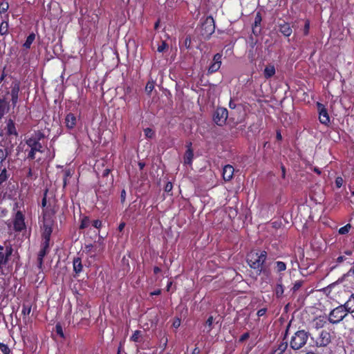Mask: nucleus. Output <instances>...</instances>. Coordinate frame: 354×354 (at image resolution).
I'll use <instances>...</instances> for the list:
<instances>
[{"label":"nucleus","mask_w":354,"mask_h":354,"mask_svg":"<svg viewBox=\"0 0 354 354\" xmlns=\"http://www.w3.org/2000/svg\"><path fill=\"white\" fill-rule=\"evenodd\" d=\"M41 222L42 225H41V228L42 230L43 242L37 257V266L39 269L42 268L44 257L49 251L50 238L55 223L53 214L48 212H44Z\"/></svg>","instance_id":"f257e3e1"},{"label":"nucleus","mask_w":354,"mask_h":354,"mask_svg":"<svg viewBox=\"0 0 354 354\" xmlns=\"http://www.w3.org/2000/svg\"><path fill=\"white\" fill-rule=\"evenodd\" d=\"M266 257L267 253L265 251L252 252L248 255L247 261L252 268L257 270L258 273L260 274L263 270V266Z\"/></svg>","instance_id":"f03ea898"},{"label":"nucleus","mask_w":354,"mask_h":354,"mask_svg":"<svg viewBox=\"0 0 354 354\" xmlns=\"http://www.w3.org/2000/svg\"><path fill=\"white\" fill-rule=\"evenodd\" d=\"M344 305H340L332 310L328 315V321L332 324L339 323L348 313Z\"/></svg>","instance_id":"7ed1b4c3"},{"label":"nucleus","mask_w":354,"mask_h":354,"mask_svg":"<svg viewBox=\"0 0 354 354\" xmlns=\"http://www.w3.org/2000/svg\"><path fill=\"white\" fill-rule=\"evenodd\" d=\"M308 333L305 330H299L295 333L290 340V346L294 350L303 347L307 342Z\"/></svg>","instance_id":"20e7f679"},{"label":"nucleus","mask_w":354,"mask_h":354,"mask_svg":"<svg viewBox=\"0 0 354 354\" xmlns=\"http://www.w3.org/2000/svg\"><path fill=\"white\" fill-rule=\"evenodd\" d=\"M44 138V135L41 131H37L31 135L30 138L26 140V144L30 147L31 150L36 152H42V145L40 141Z\"/></svg>","instance_id":"39448f33"},{"label":"nucleus","mask_w":354,"mask_h":354,"mask_svg":"<svg viewBox=\"0 0 354 354\" xmlns=\"http://www.w3.org/2000/svg\"><path fill=\"white\" fill-rule=\"evenodd\" d=\"M215 31V25L213 17H207L205 20L204 23L202 24L201 27V35L205 37L208 38L211 35H212Z\"/></svg>","instance_id":"423d86ee"},{"label":"nucleus","mask_w":354,"mask_h":354,"mask_svg":"<svg viewBox=\"0 0 354 354\" xmlns=\"http://www.w3.org/2000/svg\"><path fill=\"white\" fill-rule=\"evenodd\" d=\"M228 117V111L225 108L216 109L214 114V121L218 126H223L225 124Z\"/></svg>","instance_id":"0eeeda50"},{"label":"nucleus","mask_w":354,"mask_h":354,"mask_svg":"<svg viewBox=\"0 0 354 354\" xmlns=\"http://www.w3.org/2000/svg\"><path fill=\"white\" fill-rule=\"evenodd\" d=\"M317 109L319 111V120L322 124L327 125L330 122V118L325 106L318 102Z\"/></svg>","instance_id":"6e6552de"},{"label":"nucleus","mask_w":354,"mask_h":354,"mask_svg":"<svg viewBox=\"0 0 354 354\" xmlns=\"http://www.w3.org/2000/svg\"><path fill=\"white\" fill-rule=\"evenodd\" d=\"M14 227L17 231H21L26 227L25 222H24V216L23 214L18 211L14 218Z\"/></svg>","instance_id":"1a4fd4ad"},{"label":"nucleus","mask_w":354,"mask_h":354,"mask_svg":"<svg viewBox=\"0 0 354 354\" xmlns=\"http://www.w3.org/2000/svg\"><path fill=\"white\" fill-rule=\"evenodd\" d=\"M330 333L326 330H322L316 340V344L318 346H326L330 343Z\"/></svg>","instance_id":"9d476101"},{"label":"nucleus","mask_w":354,"mask_h":354,"mask_svg":"<svg viewBox=\"0 0 354 354\" xmlns=\"http://www.w3.org/2000/svg\"><path fill=\"white\" fill-rule=\"evenodd\" d=\"M221 53H216L213 57V62L210 64L208 68V73H213L219 70L221 66Z\"/></svg>","instance_id":"9b49d317"},{"label":"nucleus","mask_w":354,"mask_h":354,"mask_svg":"<svg viewBox=\"0 0 354 354\" xmlns=\"http://www.w3.org/2000/svg\"><path fill=\"white\" fill-rule=\"evenodd\" d=\"M19 89L20 86L19 83L18 82H14L12 83L10 95L12 104L14 106H16L18 102Z\"/></svg>","instance_id":"f8f14e48"},{"label":"nucleus","mask_w":354,"mask_h":354,"mask_svg":"<svg viewBox=\"0 0 354 354\" xmlns=\"http://www.w3.org/2000/svg\"><path fill=\"white\" fill-rule=\"evenodd\" d=\"M2 21L0 24V35H6L8 33V14L1 16Z\"/></svg>","instance_id":"ddd939ff"},{"label":"nucleus","mask_w":354,"mask_h":354,"mask_svg":"<svg viewBox=\"0 0 354 354\" xmlns=\"http://www.w3.org/2000/svg\"><path fill=\"white\" fill-rule=\"evenodd\" d=\"M272 354H292L291 350L288 348L286 342H281L278 347L273 351Z\"/></svg>","instance_id":"4468645a"},{"label":"nucleus","mask_w":354,"mask_h":354,"mask_svg":"<svg viewBox=\"0 0 354 354\" xmlns=\"http://www.w3.org/2000/svg\"><path fill=\"white\" fill-rule=\"evenodd\" d=\"M4 131L8 136H17V131L14 122L12 120H8L6 122V126L4 128Z\"/></svg>","instance_id":"2eb2a0df"},{"label":"nucleus","mask_w":354,"mask_h":354,"mask_svg":"<svg viewBox=\"0 0 354 354\" xmlns=\"http://www.w3.org/2000/svg\"><path fill=\"white\" fill-rule=\"evenodd\" d=\"M234 167L230 165H225L223 169V178L225 180H230L234 175Z\"/></svg>","instance_id":"dca6fc26"},{"label":"nucleus","mask_w":354,"mask_h":354,"mask_svg":"<svg viewBox=\"0 0 354 354\" xmlns=\"http://www.w3.org/2000/svg\"><path fill=\"white\" fill-rule=\"evenodd\" d=\"M65 124L68 129H73L77 124V118L73 113H68L65 118Z\"/></svg>","instance_id":"f3484780"},{"label":"nucleus","mask_w":354,"mask_h":354,"mask_svg":"<svg viewBox=\"0 0 354 354\" xmlns=\"http://www.w3.org/2000/svg\"><path fill=\"white\" fill-rule=\"evenodd\" d=\"M194 158L193 150L191 148V143L187 147V149L184 156V163L185 165H191Z\"/></svg>","instance_id":"a211bd4d"},{"label":"nucleus","mask_w":354,"mask_h":354,"mask_svg":"<svg viewBox=\"0 0 354 354\" xmlns=\"http://www.w3.org/2000/svg\"><path fill=\"white\" fill-rule=\"evenodd\" d=\"M276 73L275 67L272 64L267 65L263 70V75L266 79H269L274 75Z\"/></svg>","instance_id":"6ab92c4d"},{"label":"nucleus","mask_w":354,"mask_h":354,"mask_svg":"<svg viewBox=\"0 0 354 354\" xmlns=\"http://www.w3.org/2000/svg\"><path fill=\"white\" fill-rule=\"evenodd\" d=\"M83 269V266L80 258L76 257L73 259V270L75 274H80Z\"/></svg>","instance_id":"aec40b11"},{"label":"nucleus","mask_w":354,"mask_h":354,"mask_svg":"<svg viewBox=\"0 0 354 354\" xmlns=\"http://www.w3.org/2000/svg\"><path fill=\"white\" fill-rule=\"evenodd\" d=\"M279 30L286 37H288L292 34V29L290 25L286 23L280 25Z\"/></svg>","instance_id":"412c9836"},{"label":"nucleus","mask_w":354,"mask_h":354,"mask_svg":"<svg viewBox=\"0 0 354 354\" xmlns=\"http://www.w3.org/2000/svg\"><path fill=\"white\" fill-rule=\"evenodd\" d=\"M349 313L354 312V294L351 295L347 301L344 304Z\"/></svg>","instance_id":"4be33fe9"},{"label":"nucleus","mask_w":354,"mask_h":354,"mask_svg":"<svg viewBox=\"0 0 354 354\" xmlns=\"http://www.w3.org/2000/svg\"><path fill=\"white\" fill-rule=\"evenodd\" d=\"M215 319L213 316H209L208 319H207L205 325L204 331H206L207 333H209L212 329L213 328V324L215 322Z\"/></svg>","instance_id":"5701e85b"},{"label":"nucleus","mask_w":354,"mask_h":354,"mask_svg":"<svg viewBox=\"0 0 354 354\" xmlns=\"http://www.w3.org/2000/svg\"><path fill=\"white\" fill-rule=\"evenodd\" d=\"M8 111V104L3 99H0V118Z\"/></svg>","instance_id":"b1692460"},{"label":"nucleus","mask_w":354,"mask_h":354,"mask_svg":"<svg viewBox=\"0 0 354 354\" xmlns=\"http://www.w3.org/2000/svg\"><path fill=\"white\" fill-rule=\"evenodd\" d=\"M10 254V252H3L0 251V267L6 264Z\"/></svg>","instance_id":"393cba45"},{"label":"nucleus","mask_w":354,"mask_h":354,"mask_svg":"<svg viewBox=\"0 0 354 354\" xmlns=\"http://www.w3.org/2000/svg\"><path fill=\"white\" fill-rule=\"evenodd\" d=\"M346 262L348 264H352L354 263V258H349L346 257L344 254L340 255L337 259V262L339 263Z\"/></svg>","instance_id":"a878e982"},{"label":"nucleus","mask_w":354,"mask_h":354,"mask_svg":"<svg viewBox=\"0 0 354 354\" xmlns=\"http://www.w3.org/2000/svg\"><path fill=\"white\" fill-rule=\"evenodd\" d=\"M9 175L8 174L7 169L6 167L0 169V185L6 182L8 178Z\"/></svg>","instance_id":"bb28decb"},{"label":"nucleus","mask_w":354,"mask_h":354,"mask_svg":"<svg viewBox=\"0 0 354 354\" xmlns=\"http://www.w3.org/2000/svg\"><path fill=\"white\" fill-rule=\"evenodd\" d=\"M35 39V35L34 33H31L30 34L25 43L24 44V46L26 48H30V46L32 45V42L34 41Z\"/></svg>","instance_id":"cd10ccee"},{"label":"nucleus","mask_w":354,"mask_h":354,"mask_svg":"<svg viewBox=\"0 0 354 354\" xmlns=\"http://www.w3.org/2000/svg\"><path fill=\"white\" fill-rule=\"evenodd\" d=\"M9 8V4L6 1H3L0 3V14L1 17L5 15Z\"/></svg>","instance_id":"c85d7f7f"},{"label":"nucleus","mask_w":354,"mask_h":354,"mask_svg":"<svg viewBox=\"0 0 354 354\" xmlns=\"http://www.w3.org/2000/svg\"><path fill=\"white\" fill-rule=\"evenodd\" d=\"M8 155V152L7 149H0V169L2 168L3 162L5 161L6 158Z\"/></svg>","instance_id":"c756f323"},{"label":"nucleus","mask_w":354,"mask_h":354,"mask_svg":"<svg viewBox=\"0 0 354 354\" xmlns=\"http://www.w3.org/2000/svg\"><path fill=\"white\" fill-rule=\"evenodd\" d=\"M31 312V306L29 304H24L22 306V310L21 313L22 315L25 316H28L30 315Z\"/></svg>","instance_id":"7c9ffc66"},{"label":"nucleus","mask_w":354,"mask_h":354,"mask_svg":"<svg viewBox=\"0 0 354 354\" xmlns=\"http://www.w3.org/2000/svg\"><path fill=\"white\" fill-rule=\"evenodd\" d=\"M325 324V321L323 319L316 318L314 319L313 324L315 328L317 329L322 328Z\"/></svg>","instance_id":"2f4dec72"},{"label":"nucleus","mask_w":354,"mask_h":354,"mask_svg":"<svg viewBox=\"0 0 354 354\" xmlns=\"http://www.w3.org/2000/svg\"><path fill=\"white\" fill-rule=\"evenodd\" d=\"M284 292L283 286L281 283H278L275 288V294L277 297L279 298L281 297Z\"/></svg>","instance_id":"473e14b6"},{"label":"nucleus","mask_w":354,"mask_h":354,"mask_svg":"<svg viewBox=\"0 0 354 354\" xmlns=\"http://www.w3.org/2000/svg\"><path fill=\"white\" fill-rule=\"evenodd\" d=\"M91 221L88 217H84L81 221L80 229H84L90 226Z\"/></svg>","instance_id":"72a5a7b5"},{"label":"nucleus","mask_w":354,"mask_h":354,"mask_svg":"<svg viewBox=\"0 0 354 354\" xmlns=\"http://www.w3.org/2000/svg\"><path fill=\"white\" fill-rule=\"evenodd\" d=\"M142 332L140 330H136L132 336L131 337V340L138 342L140 341Z\"/></svg>","instance_id":"f704fd0d"},{"label":"nucleus","mask_w":354,"mask_h":354,"mask_svg":"<svg viewBox=\"0 0 354 354\" xmlns=\"http://www.w3.org/2000/svg\"><path fill=\"white\" fill-rule=\"evenodd\" d=\"M275 265H276V269H277V272L284 271L286 269V265L283 261H277L275 263Z\"/></svg>","instance_id":"c9c22d12"},{"label":"nucleus","mask_w":354,"mask_h":354,"mask_svg":"<svg viewBox=\"0 0 354 354\" xmlns=\"http://www.w3.org/2000/svg\"><path fill=\"white\" fill-rule=\"evenodd\" d=\"M167 342H168L167 337L164 333L163 335L161 337V338L160 339V348H162V349H165L166 348V346H167Z\"/></svg>","instance_id":"e433bc0d"},{"label":"nucleus","mask_w":354,"mask_h":354,"mask_svg":"<svg viewBox=\"0 0 354 354\" xmlns=\"http://www.w3.org/2000/svg\"><path fill=\"white\" fill-rule=\"evenodd\" d=\"M351 228V225L350 224H347L345 226L342 227L339 229V233L340 234H346L349 232Z\"/></svg>","instance_id":"4c0bfd02"},{"label":"nucleus","mask_w":354,"mask_h":354,"mask_svg":"<svg viewBox=\"0 0 354 354\" xmlns=\"http://www.w3.org/2000/svg\"><path fill=\"white\" fill-rule=\"evenodd\" d=\"M144 133L147 138H152L154 136V131L150 128L145 129Z\"/></svg>","instance_id":"58836bf2"},{"label":"nucleus","mask_w":354,"mask_h":354,"mask_svg":"<svg viewBox=\"0 0 354 354\" xmlns=\"http://www.w3.org/2000/svg\"><path fill=\"white\" fill-rule=\"evenodd\" d=\"M0 350L3 354H10V348L4 344H0Z\"/></svg>","instance_id":"ea45409f"},{"label":"nucleus","mask_w":354,"mask_h":354,"mask_svg":"<svg viewBox=\"0 0 354 354\" xmlns=\"http://www.w3.org/2000/svg\"><path fill=\"white\" fill-rule=\"evenodd\" d=\"M350 341H351V353L350 354H354V333L350 335Z\"/></svg>","instance_id":"a19ab883"},{"label":"nucleus","mask_w":354,"mask_h":354,"mask_svg":"<svg viewBox=\"0 0 354 354\" xmlns=\"http://www.w3.org/2000/svg\"><path fill=\"white\" fill-rule=\"evenodd\" d=\"M302 283H303L302 281H295V283H294L293 287H292V291L293 292L297 291L302 286Z\"/></svg>","instance_id":"79ce46f5"},{"label":"nucleus","mask_w":354,"mask_h":354,"mask_svg":"<svg viewBox=\"0 0 354 354\" xmlns=\"http://www.w3.org/2000/svg\"><path fill=\"white\" fill-rule=\"evenodd\" d=\"M167 44L165 41H162L161 44L158 46V51L159 53H162L165 51L166 48H167Z\"/></svg>","instance_id":"37998d69"},{"label":"nucleus","mask_w":354,"mask_h":354,"mask_svg":"<svg viewBox=\"0 0 354 354\" xmlns=\"http://www.w3.org/2000/svg\"><path fill=\"white\" fill-rule=\"evenodd\" d=\"M91 224L94 227L99 229L102 226V221L100 220L97 219V220L92 221Z\"/></svg>","instance_id":"c03bdc74"},{"label":"nucleus","mask_w":354,"mask_h":354,"mask_svg":"<svg viewBox=\"0 0 354 354\" xmlns=\"http://www.w3.org/2000/svg\"><path fill=\"white\" fill-rule=\"evenodd\" d=\"M343 183H344V180L342 177L336 178L335 185H336L337 187L340 188L342 186Z\"/></svg>","instance_id":"a18cd8bd"},{"label":"nucleus","mask_w":354,"mask_h":354,"mask_svg":"<svg viewBox=\"0 0 354 354\" xmlns=\"http://www.w3.org/2000/svg\"><path fill=\"white\" fill-rule=\"evenodd\" d=\"M309 30H310V22H309V21L307 20L304 25V34L305 35H307L309 32Z\"/></svg>","instance_id":"49530a36"},{"label":"nucleus","mask_w":354,"mask_h":354,"mask_svg":"<svg viewBox=\"0 0 354 354\" xmlns=\"http://www.w3.org/2000/svg\"><path fill=\"white\" fill-rule=\"evenodd\" d=\"M343 254L349 258H354L353 257V250H346L344 251Z\"/></svg>","instance_id":"de8ad7c7"},{"label":"nucleus","mask_w":354,"mask_h":354,"mask_svg":"<svg viewBox=\"0 0 354 354\" xmlns=\"http://www.w3.org/2000/svg\"><path fill=\"white\" fill-rule=\"evenodd\" d=\"M154 86H153V84L152 83H148L146 86V91L148 92L149 93H150L152 90L153 89Z\"/></svg>","instance_id":"09e8293b"},{"label":"nucleus","mask_w":354,"mask_h":354,"mask_svg":"<svg viewBox=\"0 0 354 354\" xmlns=\"http://www.w3.org/2000/svg\"><path fill=\"white\" fill-rule=\"evenodd\" d=\"M172 188H173V185H172L171 183L169 182L166 184V185L165 187V191L167 192H169L171 191Z\"/></svg>","instance_id":"8fccbe9b"},{"label":"nucleus","mask_w":354,"mask_h":354,"mask_svg":"<svg viewBox=\"0 0 354 354\" xmlns=\"http://www.w3.org/2000/svg\"><path fill=\"white\" fill-rule=\"evenodd\" d=\"M250 337V334L248 333H245L244 334H243L240 339H239V342H244L245 340H246L247 339H248Z\"/></svg>","instance_id":"3c124183"},{"label":"nucleus","mask_w":354,"mask_h":354,"mask_svg":"<svg viewBox=\"0 0 354 354\" xmlns=\"http://www.w3.org/2000/svg\"><path fill=\"white\" fill-rule=\"evenodd\" d=\"M266 311H267L266 308H261L257 311V314L258 317H262L266 314Z\"/></svg>","instance_id":"603ef678"},{"label":"nucleus","mask_w":354,"mask_h":354,"mask_svg":"<svg viewBox=\"0 0 354 354\" xmlns=\"http://www.w3.org/2000/svg\"><path fill=\"white\" fill-rule=\"evenodd\" d=\"M172 326L175 328H178L180 326V320L179 319H175L173 322Z\"/></svg>","instance_id":"864d4df0"},{"label":"nucleus","mask_w":354,"mask_h":354,"mask_svg":"<svg viewBox=\"0 0 354 354\" xmlns=\"http://www.w3.org/2000/svg\"><path fill=\"white\" fill-rule=\"evenodd\" d=\"M35 153H36V151L30 149V152L28 153V158L32 159V160L35 159Z\"/></svg>","instance_id":"5fc2aeb1"},{"label":"nucleus","mask_w":354,"mask_h":354,"mask_svg":"<svg viewBox=\"0 0 354 354\" xmlns=\"http://www.w3.org/2000/svg\"><path fill=\"white\" fill-rule=\"evenodd\" d=\"M56 331L59 335H60L61 337H64L62 328L60 326H59V325L56 326Z\"/></svg>","instance_id":"6e6d98bb"},{"label":"nucleus","mask_w":354,"mask_h":354,"mask_svg":"<svg viewBox=\"0 0 354 354\" xmlns=\"http://www.w3.org/2000/svg\"><path fill=\"white\" fill-rule=\"evenodd\" d=\"M71 176V172H70V171H66L65 172V178H64V186L66 185V178H67L68 176Z\"/></svg>","instance_id":"4d7b16f0"},{"label":"nucleus","mask_w":354,"mask_h":354,"mask_svg":"<svg viewBox=\"0 0 354 354\" xmlns=\"http://www.w3.org/2000/svg\"><path fill=\"white\" fill-rule=\"evenodd\" d=\"M191 43V39L189 37H187L185 40V45L187 48L189 46V44Z\"/></svg>","instance_id":"13d9d810"},{"label":"nucleus","mask_w":354,"mask_h":354,"mask_svg":"<svg viewBox=\"0 0 354 354\" xmlns=\"http://www.w3.org/2000/svg\"><path fill=\"white\" fill-rule=\"evenodd\" d=\"M125 196H126V192H125V190L123 189L122 191V192H121V200H122V201H124Z\"/></svg>","instance_id":"bf43d9fd"},{"label":"nucleus","mask_w":354,"mask_h":354,"mask_svg":"<svg viewBox=\"0 0 354 354\" xmlns=\"http://www.w3.org/2000/svg\"><path fill=\"white\" fill-rule=\"evenodd\" d=\"M124 226H125V223H121L119 225V226H118V230H119V231H120V232H121V231H122V230H123V229H124Z\"/></svg>","instance_id":"052dcab7"},{"label":"nucleus","mask_w":354,"mask_h":354,"mask_svg":"<svg viewBox=\"0 0 354 354\" xmlns=\"http://www.w3.org/2000/svg\"><path fill=\"white\" fill-rule=\"evenodd\" d=\"M46 196L42 198V201H41V205L43 207H44L46 205Z\"/></svg>","instance_id":"680f3d73"},{"label":"nucleus","mask_w":354,"mask_h":354,"mask_svg":"<svg viewBox=\"0 0 354 354\" xmlns=\"http://www.w3.org/2000/svg\"><path fill=\"white\" fill-rule=\"evenodd\" d=\"M229 106L231 109H235L236 104L234 102H233L232 100L229 103Z\"/></svg>","instance_id":"e2e57ef3"},{"label":"nucleus","mask_w":354,"mask_h":354,"mask_svg":"<svg viewBox=\"0 0 354 354\" xmlns=\"http://www.w3.org/2000/svg\"><path fill=\"white\" fill-rule=\"evenodd\" d=\"M261 20V17L257 15V17L255 18V24L257 25V24H259Z\"/></svg>","instance_id":"0e129e2a"},{"label":"nucleus","mask_w":354,"mask_h":354,"mask_svg":"<svg viewBox=\"0 0 354 354\" xmlns=\"http://www.w3.org/2000/svg\"><path fill=\"white\" fill-rule=\"evenodd\" d=\"M277 139L281 140L282 139V136L279 131L277 132Z\"/></svg>","instance_id":"69168bd1"},{"label":"nucleus","mask_w":354,"mask_h":354,"mask_svg":"<svg viewBox=\"0 0 354 354\" xmlns=\"http://www.w3.org/2000/svg\"><path fill=\"white\" fill-rule=\"evenodd\" d=\"M160 294V290H155L154 292H152L151 293V295H158Z\"/></svg>","instance_id":"338daca9"},{"label":"nucleus","mask_w":354,"mask_h":354,"mask_svg":"<svg viewBox=\"0 0 354 354\" xmlns=\"http://www.w3.org/2000/svg\"><path fill=\"white\" fill-rule=\"evenodd\" d=\"M160 271V269L158 267H155L153 269L154 273L157 274Z\"/></svg>","instance_id":"774afa93"}]
</instances>
